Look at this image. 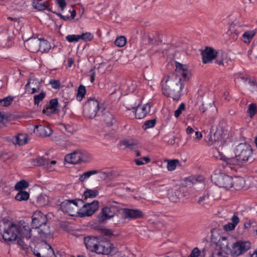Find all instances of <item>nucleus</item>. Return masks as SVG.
Listing matches in <instances>:
<instances>
[{
    "instance_id": "nucleus-17",
    "label": "nucleus",
    "mask_w": 257,
    "mask_h": 257,
    "mask_svg": "<svg viewBox=\"0 0 257 257\" xmlns=\"http://www.w3.org/2000/svg\"><path fill=\"white\" fill-rule=\"evenodd\" d=\"M40 38H30L24 42V46L28 51L36 53L39 51Z\"/></svg>"
},
{
    "instance_id": "nucleus-15",
    "label": "nucleus",
    "mask_w": 257,
    "mask_h": 257,
    "mask_svg": "<svg viewBox=\"0 0 257 257\" xmlns=\"http://www.w3.org/2000/svg\"><path fill=\"white\" fill-rule=\"evenodd\" d=\"M99 239L95 236H86L84 238V242L87 249L92 252H96Z\"/></svg>"
},
{
    "instance_id": "nucleus-43",
    "label": "nucleus",
    "mask_w": 257,
    "mask_h": 257,
    "mask_svg": "<svg viewBox=\"0 0 257 257\" xmlns=\"http://www.w3.org/2000/svg\"><path fill=\"white\" fill-rule=\"evenodd\" d=\"M53 111H56L58 106V101L57 98L52 99L49 101V104L48 105Z\"/></svg>"
},
{
    "instance_id": "nucleus-58",
    "label": "nucleus",
    "mask_w": 257,
    "mask_h": 257,
    "mask_svg": "<svg viewBox=\"0 0 257 257\" xmlns=\"http://www.w3.org/2000/svg\"><path fill=\"white\" fill-rule=\"evenodd\" d=\"M231 219V221H232V223L234 224L235 225H236L238 224V223L239 221V219L238 217L237 216V212L234 213L233 215L232 216Z\"/></svg>"
},
{
    "instance_id": "nucleus-46",
    "label": "nucleus",
    "mask_w": 257,
    "mask_h": 257,
    "mask_svg": "<svg viewBox=\"0 0 257 257\" xmlns=\"http://www.w3.org/2000/svg\"><path fill=\"white\" fill-rule=\"evenodd\" d=\"M185 109V104L182 103L178 107L177 110L175 111L174 115L176 117H178L182 113V111Z\"/></svg>"
},
{
    "instance_id": "nucleus-16",
    "label": "nucleus",
    "mask_w": 257,
    "mask_h": 257,
    "mask_svg": "<svg viewBox=\"0 0 257 257\" xmlns=\"http://www.w3.org/2000/svg\"><path fill=\"white\" fill-rule=\"evenodd\" d=\"M134 112H135L136 118L138 119H142L145 117L146 115L150 112L151 110V105L149 103H147L143 106L138 107H133L132 108Z\"/></svg>"
},
{
    "instance_id": "nucleus-63",
    "label": "nucleus",
    "mask_w": 257,
    "mask_h": 257,
    "mask_svg": "<svg viewBox=\"0 0 257 257\" xmlns=\"http://www.w3.org/2000/svg\"><path fill=\"white\" fill-rule=\"evenodd\" d=\"M135 161L136 164L138 166H140V165H142L144 164V163L142 161L140 160V159H136L135 160Z\"/></svg>"
},
{
    "instance_id": "nucleus-52",
    "label": "nucleus",
    "mask_w": 257,
    "mask_h": 257,
    "mask_svg": "<svg viewBox=\"0 0 257 257\" xmlns=\"http://www.w3.org/2000/svg\"><path fill=\"white\" fill-rule=\"evenodd\" d=\"M50 107L47 105L43 110V113L47 114V115H51L54 113L56 111H53V109H50Z\"/></svg>"
},
{
    "instance_id": "nucleus-31",
    "label": "nucleus",
    "mask_w": 257,
    "mask_h": 257,
    "mask_svg": "<svg viewBox=\"0 0 257 257\" xmlns=\"http://www.w3.org/2000/svg\"><path fill=\"white\" fill-rule=\"evenodd\" d=\"M100 172V170H91L85 172L80 176L79 180L80 182H83L86 179L89 178L91 175L96 174Z\"/></svg>"
},
{
    "instance_id": "nucleus-14",
    "label": "nucleus",
    "mask_w": 257,
    "mask_h": 257,
    "mask_svg": "<svg viewBox=\"0 0 257 257\" xmlns=\"http://www.w3.org/2000/svg\"><path fill=\"white\" fill-rule=\"evenodd\" d=\"M186 188L184 186H182L175 190H171L168 193V197L169 200L173 202H178L180 198L185 196V190Z\"/></svg>"
},
{
    "instance_id": "nucleus-5",
    "label": "nucleus",
    "mask_w": 257,
    "mask_h": 257,
    "mask_svg": "<svg viewBox=\"0 0 257 257\" xmlns=\"http://www.w3.org/2000/svg\"><path fill=\"white\" fill-rule=\"evenodd\" d=\"M211 180L219 187L228 189L233 186L232 178L223 173H214L211 176Z\"/></svg>"
},
{
    "instance_id": "nucleus-34",
    "label": "nucleus",
    "mask_w": 257,
    "mask_h": 257,
    "mask_svg": "<svg viewBox=\"0 0 257 257\" xmlns=\"http://www.w3.org/2000/svg\"><path fill=\"white\" fill-rule=\"evenodd\" d=\"M255 33L252 31H246L242 35L243 41L246 43H249L254 36Z\"/></svg>"
},
{
    "instance_id": "nucleus-25",
    "label": "nucleus",
    "mask_w": 257,
    "mask_h": 257,
    "mask_svg": "<svg viewBox=\"0 0 257 257\" xmlns=\"http://www.w3.org/2000/svg\"><path fill=\"white\" fill-rule=\"evenodd\" d=\"M39 229L38 233L42 236L44 237H48L50 234V227L48 225V222L42 224L40 227L37 228Z\"/></svg>"
},
{
    "instance_id": "nucleus-28",
    "label": "nucleus",
    "mask_w": 257,
    "mask_h": 257,
    "mask_svg": "<svg viewBox=\"0 0 257 257\" xmlns=\"http://www.w3.org/2000/svg\"><path fill=\"white\" fill-rule=\"evenodd\" d=\"M98 190L87 189L83 193L84 199H83L82 200H84L85 203L88 198H95L96 196L98 195Z\"/></svg>"
},
{
    "instance_id": "nucleus-59",
    "label": "nucleus",
    "mask_w": 257,
    "mask_h": 257,
    "mask_svg": "<svg viewBox=\"0 0 257 257\" xmlns=\"http://www.w3.org/2000/svg\"><path fill=\"white\" fill-rule=\"evenodd\" d=\"M52 13L56 14L58 16L60 17L61 19H62L64 21H67L70 20V17L68 16H63L61 13H57L55 11L52 12Z\"/></svg>"
},
{
    "instance_id": "nucleus-64",
    "label": "nucleus",
    "mask_w": 257,
    "mask_h": 257,
    "mask_svg": "<svg viewBox=\"0 0 257 257\" xmlns=\"http://www.w3.org/2000/svg\"><path fill=\"white\" fill-rule=\"evenodd\" d=\"M195 136H196V138H197L198 139H200L202 138V135L200 132H195Z\"/></svg>"
},
{
    "instance_id": "nucleus-3",
    "label": "nucleus",
    "mask_w": 257,
    "mask_h": 257,
    "mask_svg": "<svg viewBox=\"0 0 257 257\" xmlns=\"http://www.w3.org/2000/svg\"><path fill=\"white\" fill-rule=\"evenodd\" d=\"M252 154V150L249 144L241 143L236 147L234 157H223L222 160L227 165L241 166L248 161H253L254 159L251 158Z\"/></svg>"
},
{
    "instance_id": "nucleus-41",
    "label": "nucleus",
    "mask_w": 257,
    "mask_h": 257,
    "mask_svg": "<svg viewBox=\"0 0 257 257\" xmlns=\"http://www.w3.org/2000/svg\"><path fill=\"white\" fill-rule=\"evenodd\" d=\"M156 123V120L155 119L147 120L143 125V127L144 130L153 127Z\"/></svg>"
},
{
    "instance_id": "nucleus-51",
    "label": "nucleus",
    "mask_w": 257,
    "mask_h": 257,
    "mask_svg": "<svg viewBox=\"0 0 257 257\" xmlns=\"http://www.w3.org/2000/svg\"><path fill=\"white\" fill-rule=\"evenodd\" d=\"M101 233L105 236H107L108 237H111L113 235V232L111 230L109 229H101Z\"/></svg>"
},
{
    "instance_id": "nucleus-10",
    "label": "nucleus",
    "mask_w": 257,
    "mask_h": 257,
    "mask_svg": "<svg viewBox=\"0 0 257 257\" xmlns=\"http://www.w3.org/2000/svg\"><path fill=\"white\" fill-rule=\"evenodd\" d=\"M218 52L212 47H206L201 53L202 62L204 64L209 63L217 57Z\"/></svg>"
},
{
    "instance_id": "nucleus-7",
    "label": "nucleus",
    "mask_w": 257,
    "mask_h": 257,
    "mask_svg": "<svg viewBox=\"0 0 257 257\" xmlns=\"http://www.w3.org/2000/svg\"><path fill=\"white\" fill-rule=\"evenodd\" d=\"M99 109L98 101L95 98H90L85 103L83 112L87 117L93 118L96 116Z\"/></svg>"
},
{
    "instance_id": "nucleus-53",
    "label": "nucleus",
    "mask_w": 257,
    "mask_h": 257,
    "mask_svg": "<svg viewBox=\"0 0 257 257\" xmlns=\"http://www.w3.org/2000/svg\"><path fill=\"white\" fill-rule=\"evenodd\" d=\"M238 79H241L243 82H246L249 81L250 78L248 75L245 74L240 73L239 74V76L238 77Z\"/></svg>"
},
{
    "instance_id": "nucleus-33",
    "label": "nucleus",
    "mask_w": 257,
    "mask_h": 257,
    "mask_svg": "<svg viewBox=\"0 0 257 257\" xmlns=\"http://www.w3.org/2000/svg\"><path fill=\"white\" fill-rule=\"evenodd\" d=\"M204 180V177L201 176H199L198 177L190 176L186 178V182L187 183L190 182L193 184H194L198 182H201L203 181Z\"/></svg>"
},
{
    "instance_id": "nucleus-29",
    "label": "nucleus",
    "mask_w": 257,
    "mask_h": 257,
    "mask_svg": "<svg viewBox=\"0 0 257 257\" xmlns=\"http://www.w3.org/2000/svg\"><path fill=\"white\" fill-rule=\"evenodd\" d=\"M48 160L49 159L45 157H39L34 160V163L35 165L43 166L45 168V167H48L49 165Z\"/></svg>"
},
{
    "instance_id": "nucleus-36",
    "label": "nucleus",
    "mask_w": 257,
    "mask_h": 257,
    "mask_svg": "<svg viewBox=\"0 0 257 257\" xmlns=\"http://www.w3.org/2000/svg\"><path fill=\"white\" fill-rule=\"evenodd\" d=\"M13 99L14 97L11 96H8L3 99H0V106L5 107L8 106L12 103Z\"/></svg>"
},
{
    "instance_id": "nucleus-12",
    "label": "nucleus",
    "mask_w": 257,
    "mask_h": 257,
    "mask_svg": "<svg viewBox=\"0 0 257 257\" xmlns=\"http://www.w3.org/2000/svg\"><path fill=\"white\" fill-rule=\"evenodd\" d=\"M114 247L113 244L109 241H103L99 240L96 253L98 254H109L113 251Z\"/></svg>"
},
{
    "instance_id": "nucleus-18",
    "label": "nucleus",
    "mask_w": 257,
    "mask_h": 257,
    "mask_svg": "<svg viewBox=\"0 0 257 257\" xmlns=\"http://www.w3.org/2000/svg\"><path fill=\"white\" fill-rule=\"evenodd\" d=\"M123 214L125 218L137 219L144 217V213L139 209H123Z\"/></svg>"
},
{
    "instance_id": "nucleus-30",
    "label": "nucleus",
    "mask_w": 257,
    "mask_h": 257,
    "mask_svg": "<svg viewBox=\"0 0 257 257\" xmlns=\"http://www.w3.org/2000/svg\"><path fill=\"white\" fill-rule=\"evenodd\" d=\"M29 198V193L26 191H19L17 194L15 199L19 201H26Z\"/></svg>"
},
{
    "instance_id": "nucleus-22",
    "label": "nucleus",
    "mask_w": 257,
    "mask_h": 257,
    "mask_svg": "<svg viewBox=\"0 0 257 257\" xmlns=\"http://www.w3.org/2000/svg\"><path fill=\"white\" fill-rule=\"evenodd\" d=\"M37 131L41 137H49L53 133V130L48 126L40 125L37 126L34 130V132Z\"/></svg>"
},
{
    "instance_id": "nucleus-37",
    "label": "nucleus",
    "mask_w": 257,
    "mask_h": 257,
    "mask_svg": "<svg viewBox=\"0 0 257 257\" xmlns=\"http://www.w3.org/2000/svg\"><path fill=\"white\" fill-rule=\"evenodd\" d=\"M257 112V107L255 103H251L248 105L247 113L250 117H252Z\"/></svg>"
},
{
    "instance_id": "nucleus-50",
    "label": "nucleus",
    "mask_w": 257,
    "mask_h": 257,
    "mask_svg": "<svg viewBox=\"0 0 257 257\" xmlns=\"http://www.w3.org/2000/svg\"><path fill=\"white\" fill-rule=\"evenodd\" d=\"M200 251L198 247H195L191 251L189 257H198L200 255Z\"/></svg>"
},
{
    "instance_id": "nucleus-20",
    "label": "nucleus",
    "mask_w": 257,
    "mask_h": 257,
    "mask_svg": "<svg viewBox=\"0 0 257 257\" xmlns=\"http://www.w3.org/2000/svg\"><path fill=\"white\" fill-rule=\"evenodd\" d=\"M98 115L101 114L102 117V120L105 122L108 126H112L115 122L116 120L113 115L108 111H106L103 108L100 112H98Z\"/></svg>"
},
{
    "instance_id": "nucleus-42",
    "label": "nucleus",
    "mask_w": 257,
    "mask_h": 257,
    "mask_svg": "<svg viewBox=\"0 0 257 257\" xmlns=\"http://www.w3.org/2000/svg\"><path fill=\"white\" fill-rule=\"evenodd\" d=\"M80 35H69L66 37V39L69 42H77L80 39Z\"/></svg>"
},
{
    "instance_id": "nucleus-38",
    "label": "nucleus",
    "mask_w": 257,
    "mask_h": 257,
    "mask_svg": "<svg viewBox=\"0 0 257 257\" xmlns=\"http://www.w3.org/2000/svg\"><path fill=\"white\" fill-rule=\"evenodd\" d=\"M126 42V39L124 36H120L116 39L114 43L116 46L119 47H122L124 46Z\"/></svg>"
},
{
    "instance_id": "nucleus-54",
    "label": "nucleus",
    "mask_w": 257,
    "mask_h": 257,
    "mask_svg": "<svg viewBox=\"0 0 257 257\" xmlns=\"http://www.w3.org/2000/svg\"><path fill=\"white\" fill-rule=\"evenodd\" d=\"M56 2L60 8L61 10L63 11L66 6V0H56Z\"/></svg>"
},
{
    "instance_id": "nucleus-1",
    "label": "nucleus",
    "mask_w": 257,
    "mask_h": 257,
    "mask_svg": "<svg viewBox=\"0 0 257 257\" xmlns=\"http://www.w3.org/2000/svg\"><path fill=\"white\" fill-rule=\"evenodd\" d=\"M174 72L165 75L161 81L163 94L167 97L178 100L181 96L183 83L188 80L191 72L186 65L175 62Z\"/></svg>"
},
{
    "instance_id": "nucleus-45",
    "label": "nucleus",
    "mask_w": 257,
    "mask_h": 257,
    "mask_svg": "<svg viewBox=\"0 0 257 257\" xmlns=\"http://www.w3.org/2000/svg\"><path fill=\"white\" fill-rule=\"evenodd\" d=\"M209 194L208 193V192H205L202 196L199 197L198 200H197V202L198 204H203V203L206 201H207L208 199H209Z\"/></svg>"
},
{
    "instance_id": "nucleus-62",
    "label": "nucleus",
    "mask_w": 257,
    "mask_h": 257,
    "mask_svg": "<svg viewBox=\"0 0 257 257\" xmlns=\"http://www.w3.org/2000/svg\"><path fill=\"white\" fill-rule=\"evenodd\" d=\"M199 110L200 112H202V113H204L206 111V109L204 107V104H202V105L199 107Z\"/></svg>"
},
{
    "instance_id": "nucleus-13",
    "label": "nucleus",
    "mask_w": 257,
    "mask_h": 257,
    "mask_svg": "<svg viewBox=\"0 0 257 257\" xmlns=\"http://www.w3.org/2000/svg\"><path fill=\"white\" fill-rule=\"evenodd\" d=\"M65 161L67 163L73 164L86 162L82 154L79 151H74L71 154H67L65 157Z\"/></svg>"
},
{
    "instance_id": "nucleus-35",
    "label": "nucleus",
    "mask_w": 257,
    "mask_h": 257,
    "mask_svg": "<svg viewBox=\"0 0 257 257\" xmlns=\"http://www.w3.org/2000/svg\"><path fill=\"white\" fill-rule=\"evenodd\" d=\"M86 93V89L85 87L82 85H80L77 90V94L76 96V98L78 101H81L84 97V95Z\"/></svg>"
},
{
    "instance_id": "nucleus-4",
    "label": "nucleus",
    "mask_w": 257,
    "mask_h": 257,
    "mask_svg": "<svg viewBox=\"0 0 257 257\" xmlns=\"http://www.w3.org/2000/svg\"><path fill=\"white\" fill-rule=\"evenodd\" d=\"M85 203L84 200L75 199L74 200H65L60 204V209L64 213L70 216H78L79 207Z\"/></svg>"
},
{
    "instance_id": "nucleus-8",
    "label": "nucleus",
    "mask_w": 257,
    "mask_h": 257,
    "mask_svg": "<svg viewBox=\"0 0 257 257\" xmlns=\"http://www.w3.org/2000/svg\"><path fill=\"white\" fill-rule=\"evenodd\" d=\"M81 206H82L81 208L79 209L78 216L80 217L90 216L98 209L99 202L97 200H94L90 203L86 202Z\"/></svg>"
},
{
    "instance_id": "nucleus-27",
    "label": "nucleus",
    "mask_w": 257,
    "mask_h": 257,
    "mask_svg": "<svg viewBox=\"0 0 257 257\" xmlns=\"http://www.w3.org/2000/svg\"><path fill=\"white\" fill-rule=\"evenodd\" d=\"M27 139L28 137L26 134H19L15 137V141H14V143L15 144L22 146L27 143Z\"/></svg>"
},
{
    "instance_id": "nucleus-11",
    "label": "nucleus",
    "mask_w": 257,
    "mask_h": 257,
    "mask_svg": "<svg viewBox=\"0 0 257 257\" xmlns=\"http://www.w3.org/2000/svg\"><path fill=\"white\" fill-rule=\"evenodd\" d=\"M32 228H38L42 224L48 221L46 216L41 211L35 212L32 215Z\"/></svg>"
},
{
    "instance_id": "nucleus-32",
    "label": "nucleus",
    "mask_w": 257,
    "mask_h": 257,
    "mask_svg": "<svg viewBox=\"0 0 257 257\" xmlns=\"http://www.w3.org/2000/svg\"><path fill=\"white\" fill-rule=\"evenodd\" d=\"M29 183L27 181L25 180H22L19 182H18L15 186V189L16 190L19 191H24V189L27 188L29 187Z\"/></svg>"
},
{
    "instance_id": "nucleus-40",
    "label": "nucleus",
    "mask_w": 257,
    "mask_h": 257,
    "mask_svg": "<svg viewBox=\"0 0 257 257\" xmlns=\"http://www.w3.org/2000/svg\"><path fill=\"white\" fill-rule=\"evenodd\" d=\"M80 39L85 42L90 41L93 38V35L89 32L82 33L80 35Z\"/></svg>"
},
{
    "instance_id": "nucleus-57",
    "label": "nucleus",
    "mask_w": 257,
    "mask_h": 257,
    "mask_svg": "<svg viewBox=\"0 0 257 257\" xmlns=\"http://www.w3.org/2000/svg\"><path fill=\"white\" fill-rule=\"evenodd\" d=\"M236 226V225H235L233 223L229 222L227 224L224 225V228L225 229V230L227 231H230L233 230Z\"/></svg>"
},
{
    "instance_id": "nucleus-44",
    "label": "nucleus",
    "mask_w": 257,
    "mask_h": 257,
    "mask_svg": "<svg viewBox=\"0 0 257 257\" xmlns=\"http://www.w3.org/2000/svg\"><path fill=\"white\" fill-rule=\"evenodd\" d=\"M46 95V93L44 92H41L38 95H35L34 96V104L38 105L39 103L42 101Z\"/></svg>"
},
{
    "instance_id": "nucleus-21",
    "label": "nucleus",
    "mask_w": 257,
    "mask_h": 257,
    "mask_svg": "<svg viewBox=\"0 0 257 257\" xmlns=\"http://www.w3.org/2000/svg\"><path fill=\"white\" fill-rule=\"evenodd\" d=\"M229 242L227 237L221 236L216 243V245L219 247L220 250L224 252L225 254H229L230 248L229 247Z\"/></svg>"
},
{
    "instance_id": "nucleus-39",
    "label": "nucleus",
    "mask_w": 257,
    "mask_h": 257,
    "mask_svg": "<svg viewBox=\"0 0 257 257\" xmlns=\"http://www.w3.org/2000/svg\"><path fill=\"white\" fill-rule=\"evenodd\" d=\"M165 161L168 162L167 168L169 171H174L176 169V164L175 163H178V162L175 161V159L171 160H166Z\"/></svg>"
},
{
    "instance_id": "nucleus-61",
    "label": "nucleus",
    "mask_w": 257,
    "mask_h": 257,
    "mask_svg": "<svg viewBox=\"0 0 257 257\" xmlns=\"http://www.w3.org/2000/svg\"><path fill=\"white\" fill-rule=\"evenodd\" d=\"M186 133L187 134H191L193 133L194 132V130L190 126H188L186 130Z\"/></svg>"
},
{
    "instance_id": "nucleus-26",
    "label": "nucleus",
    "mask_w": 257,
    "mask_h": 257,
    "mask_svg": "<svg viewBox=\"0 0 257 257\" xmlns=\"http://www.w3.org/2000/svg\"><path fill=\"white\" fill-rule=\"evenodd\" d=\"M38 48L39 51L42 53H47L50 50L51 45L47 40L40 38Z\"/></svg>"
},
{
    "instance_id": "nucleus-9",
    "label": "nucleus",
    "mask_w": 257,
    "mask_h": 257,
    "mask_svg": "<svg viewBox=\"0 0 257 257\" xmlns=\"http://www.w3.org/2000/svg\"><path fill=\"white\" fill-rule=\"evenodd\" d=\"M116 208L113 206H105L102 208L97 215V221L99 223H103L114 216Z\"/></svg>"
},
{
    "instance_id": "nucleus-47",
    "label": "nucleus",
    "mask_w": 257,
    "mask_h": 257,
    "mask_svg": "<svg viewBox=\"0 0 257 257\" xmlns=\"http://www.w3.org/2000/svg\"><path fill=\"white\" fill-rule=\"evenodd\" d=\"M49 83L51 85V86L54 89H58L61 85V83L59 80L55 79H50Z\"/></svg>"
},
{
    "instance_id": "nucleus-55",
    "label": "nucleus",
    "mask_w": 257,
    "mask_h": 257,
    "mask_svg": "<svg viewBox=\"0 0 257 257\" xmlns=\"http://www.w3.org/2000/svg\"><path fill=\"white\" fill-rule=\"evenodd\" d=\"M225 54L224 53H221V55L220 57H219V56L217 54V57H216L217 58V59L215 61V63L219 65H223V56H225Z\"/></svg>"
},
{
    "instance_id": "nucleus-19",
    "label": "nucleus",
    "mask_w": 257,
    "mask_h": 257,
    "mask_svg": "<svg viewBox=\"0 0 257 257\" xmlns=\"http://www.w3.org/2000/svg\"><path fill=\"white\" fill-rule=\"evenodd\" d=\"M39 250L42 257H57L52 246L46 242L39 247Z\"/></svg>"
},
{
    "instance_id": "nucleus-23",
    "label": "nucleus",
    "mask_w": 257,
    "mask_h": 257,
    "mask_svg": "<svg viewBox=\"0 0 257 257\" xmlns=\"http://www.w3.org/2000/svg\"><path fill=\"white\" fill-rule=\"evenodd\" d=\"M33 6L34 8L38 11L48 10L52 13L53 11L49 7L47 3H44L42 0H39L38 1H33Z\"/></svg>"
},
{
    "instance_id": "nucleus-48",
    "label": "nucleus",
    "mask_w": 257,
    "mask_h": 257,
    "mask_svg": "<svg viewBox=\"0 0 257 257\" xmlns=\"http://www.w3.org/2000/svg\"><path fill=\"white\" fill-rule=\"evenodd\" d=\"M46 196H44L43 195H40L39 196L37 200V203L41 205V206H44L47 204V201L45 200Z\"/></svg>"
},
{
    "instance_id": "nucleus-6",
    "label": "nucleus",
    "mask_w": 257,
    "mask_h": 257,
    "mask_svg": "<svg viewBox=\"0 0 257 257\" xmlns=\"http://www.w3.org/2000/svg\"><path fill=\"white\" fill-rule=\"evenodd\" d=\"M251 247V243L248 241H237L232 243L229 254L233 257H237L246 252Z\"/></svg>"
},
{
    "instance_id": "nucleus-60",
    "label": "nucleus",
    "mask_w": 257,
    "mask_h": 257,
    "mask_svg": "<svg viewBox=\"0 0 257 257\" xmlns=\"http://www.w3.org/2000/svg\"><path fill=\"white\" fill-rule=\"evenodd\" d=\"M4 119V116L0 112V128H2L4 124L3 123V120Z\"/></svg>"
},
{
    "instance_id": "nucleus-49",
    "label": "nucleus",
    "mask_w": 257,
    "mask_h": 257,
    "mask_svg": "<svg viewBox=\"0 0 257 257\" xmlns=\"http://www.w3.org/2000/svg\"><path fill=\"white\" fill-rule=\"evenodd\" d=\"M215 134L212 135V133L210 132L209 134L207 135V136L205 138V141L208 142V143H210L211 144H212L213 142L216 141L215 138Z\"/></svg>"
},
{
    "instance_id": "nucleus-24",
    "label": "nucleus",
    "mask_w": 257,
    "mask_h": 257,
    "mask_svg": "<svg viewBox=\"0 0 257 257\" xmlns=\"http://www.w3.org/2000/svg\"><path fill=\"white\" fill-rule=\"evenodd\" d=\"M139 144V142L134 139H125L122 141L120 143L121 145L125 146L126 148L130 150H135L137 149Z\"/></svg>"
},
{
    "instance_id": "nucleus-56",
    "label": "nucleus",
    "mask_w": 257,
    "mask_h": 257,
    "mask_svg": "<svg viewBox=\"0 0 257 257\" xmlns=\"http://www.w3.org/2000/svg\"><path fill=\"white\" fill-rule=\"evenodd\" d=\"M227 254L224 253V252L220 250L215 253V252L212 253V257H226Z\"/></svg>"
},
{
    "instance_id": "nucleus-2",
    "label": "nucleus",
    "mask_w": 257,
    "mask_h": 257,
    "mask_svg": "<svg viewBox=\"0 0 257 257\" xmlns=\"http://www.w3.org/2000/svg\"><path fill=\"white\" fill-rule=\"evenodd\" d=\"M0 230H3V238L5 241L17 240L18 244L23 249H27L29 245L24 239L28 240L32 236V229L28 222L24 220L12 222L4 220L3 224L0 225Z\"/></svg>"
}]
</instances>
